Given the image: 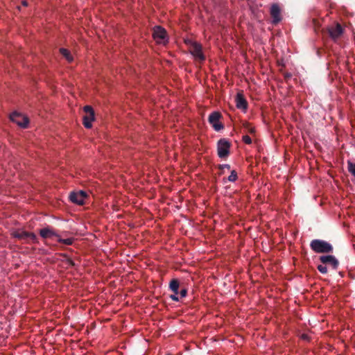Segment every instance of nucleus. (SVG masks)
Here are the masks:
<instances>
[{
	"mask_svg": "<svg viewBox=\"0 0 355 355\" xmlns=\"http://www.w3.org/2000/svg\"><path fill=\"white\" fill-rule=\"evenodd\" d=\"M270 15L272 18L273 24H276L282 20L280 8L277 3H274L271 6Z\"/></svg>",
	"mask_w": 355,
	"mask_h": 355,
	"instance_id": "obj_13",
	"label": "nucleus"
},
{
	"mask_svg": "<svg viewBox=\"0 0 355 355\" xmlns=\"http://www.w3.org/2000/svg\"><path fill=\"white\" fill-rule=\"evenodd\" d=\"M302 338L303 339H304V340H305V339H308V336H307V335H306V334H303V335L302 336Z\"/></svg>",
	"mask_w": 355,
	"mask_h": 355,
	"instance_id": "obj_25",
	"label": "nucleus"
},
{
	"mask_svg": "<svg viewBox=\"0 0 355 355\" xmlns=\"http://www.w3.org/2000/svg\"><path fill=\"white\" fill-rule=\"evenodd\" d=\"M330 37L336 41L343 33V28L339 23H335L327 28Z\"/></svg>",
	"mask_w": 355,
	"mask_h": 355,
	"instance_id": "obj_7",
	"label": "nucleus"
},
{
	"mask_svg": "<svg viewBox=\"0 0 355 355\" xmlns=\"http://www.w3.org/2000/svg\"><path fill=\"white\" fill-rule=\"evenodd\" d=\"M59 243H63L64 245H70L73 243V239L72 238H68V239H62L60 235L58 236V240H57Z\"/></svg>",
	"mask_w": 355,
	"mask_h": 355,
	"instance_id": "obj_17",
	"label": "nucleus"
},
{
	"mask_svg": "<svg viewBox=\"0 0 355 355\" xmlns=\"http://www.w3.org/2000/svg\"><path fill=\"white\" fill-rule=\"evenodd\" d=\"M153 38L158 44H165L168 42L166 31L160 26H156L153 31Z\"/></svg>",
	"mask_w": 355,
	"mask_h": 355,
	"instance_id": "obj_4",
	"label": "nucleus"
},
{
	"mask_svg": "<svg viewBox=\"0 0 355 355\" xmlns=\"http://www.w3.org/2000/svg\"><path fill=\"white\" fill-rule=\"evenodd\" d=\"M61 54L67 60L68 62H71L73 60V57L71 55L70 52L64 48L60 49Z\"/></svg>",
	"mask_w": 355,
	"mask_h": 355,
	"instance_id": "obj_16",
	"label": "nucleus"
},
{
	"mask_svg": "<svg viewBox=\"0 0 355 355\" xmlns=\"http://www.w3.org/2000/svg\"><path fill=\"white\" fill-rule=\"evenodd\" d=\"M221 114L218 112H214L209 116V122L216 131H220L224 128L223 125L220 122Z\"/></svg>",
	"mask_w": 355,
	"mask_h": 355,
	"instance_id": "obj_6",
	"label": "nucleus"
},
{
	"mask_svg": "<svg viewBox=\"0 0 355 355\" xmlns=\"http://www.w3.org/2000/svg\"><path fill=\"white\" fill-rule=\"evenodd\" d=\"M40 235L43 239H54L58 240L59 234L51 227H46L40 230Z\"/></svg>",
	"mask_w": 355,
	"mask_h": 355,
	"instance_id": "obj_11",
	"label": "nucleus"
},
{
	"mask_svg": "<svg viewBox=\"0 0 355 355\" xmlns=\"http://www.w3.org/2000/svg\"><path fill=\"white\" fill-rule=\"evenodd\" d=\"M230 144L225 139H220L218 141L217 150L218 155L220 158H225L230 154Z\"/></svg>",
	"mask_w": 355,
	"mask_h": 355,
	"instance_id": "obj_3",
	"label": "nucleus"
},
{
	"mask_svg": "<svg viewBox=\"0 0 355 355\" xmlns=\"http://www.w3.org/2000/svg\"><path fill=\"white\" fill-rule=\"evenodd\" d=\"M191 42H193L191 40H185V43L189 46V48L191 47Z\"/></svg>",
	"mask_w": 355,
	"mask_h": 355,
	"instance_id": "obj_24",
	"label": "nucleus"
},
{
	"mask_svg": "<svg viewBox=\"0 0 355 355\" xmlns=\"http://www.w3.org/2000/svg\"><path fill=\"white\" fill-rule=\"evenodd\" d=\"M191 54L196 60L202 62L205 60V56L202 53V47L200 44L196 42H191V47L189 49Z\"/></svg>",
	"mask_w": 355,
	"mask_h": 355,
	"instance_id": "obj_2",
	"label": "nucleus"
},
{
	"mask_svg": "<svg viewBox=\"0 0 355 355\" xmlns=\"http://www.w3.org/2000/svg\"><path fill=\"white\" fill-rule=\"evenodd\" d=\"M22 4H23V6H26L28 5V3L26 1H23Z\"/></svg>",
	"mask_w": 355,
	"mask_h": 355,
	"instance_id": "obj_26",
	"label": "nucleus"
},
{
	"mask_svg": "<svg viewBox=\"0 0 355 355\" xmlns=\"http://www.w3.org/2000/svg\"><path fill=\"white\" fill-rule=\"evenodd\" d=\"M220 168L221 169H224V168H227V169H230V166L229 164H223L220 166Z\"/></svg>",
	"mask_w": 355,
	"mask_h": 355,
	"instance_id": "obj_23",
	"label": "nucleus"
},
{
	"mask_svg": "<svg viewBox=\"0 0 355 355\" xmlns=\"http://www.w3.org/2000/svg\"><path fill=\"white\" fill-rule=\"evenodd\" d=\"M310 246L317 253H328L333 251L332 245L323 240L314 239L311 242Z\"/></svg>",
	"mask_w": 355,
	"mask_h": 355,
	"instance_id": "obj_1",
	"label": "nucleus"
},
{
	"mask_svg": "<svg viewBox=\"0 0 355 355\" xmlns=\"http://www.w3.org/2000/svg\"><path fill=\"white\" fill-rule=\"evenodd\" d=\"M187 293V289H185V288L182 289V290L180 291V297H181V298H182V297H186Z\"/></svg>",
	"mask_w": 355,
	"mask_h": 355,
	"instance_id": "obj_22",
	"label": "nucleus"
},
{
	"mask_svg": "<svg viewBox=\"0 0 355 355\" xmlns=\"http://www.w3.org/2000/svg\"><path fill=\"white\" fill-rule=\"evenodd\" d=\"M171 299L173 301H175V302H178L179 301V297H178V294H176V293H174L173 295H171L170 296Z\"/></svg>",
	"mask_w": 355,
	"mask_h": 355,
	"instance_id": "obj_21",
	"label": "nucleus"
},
{
	"mask_svg": "<svg viewBox=\"0 0 355 355\" xmlns=\"http://www.w3.org/2000/svg\"><path fill=\"white\" fill-rule=\"evenodd\" d=\"M318 270L322 273V274H326L327 272V268L324 264H320L318 266Z\"/></svg>",
	"mask_w": 355,
	"mask_h": 355,
	"instance_id": "obj_19",
	"label": "nucleus"
},
{
	"mask_svg": "<svg viewBox=\"0 0 355 355\" xmlns=\"http://www.w3.org/2000/svg\"><path fill=\"white\" fill-rule=\"evenodd\" d=\"M236 106L237 108L245 111L248 107V103L241 94H237L236 96Z\"/></svg>",
	"mask_w": 355,
	"mask_h": 355,
	"instance_id": "obj_14",
	"label": "nucleus"
},
{
	"mask_svg": "<svg viewBox=\"0 0 355 355\" xmlns=\"http://www.w3.org/2000/svg\"><path fill=\"white\" fill-rule=\"evenodd\" d=\"M179 282L178 279H172L170 282L169 287L170 289L176 294H178L179 290Z\"/></svg>",
	"mask_w": 355,
	"mask_h": 355,
	"instance_id": "obj_15",
	"label": "nucleus"
},
{
	"mask_svg": "<svg viewBox=\"0 0 355 355\" xmlns=\"http://www.w3.org/2000/svg\"><path fill=\"white\" fill-rule=\"evenodd\" d=\"M250 132L251 133H253V132H254L255 131H254V129L253 128H250Z\"/></svg>",
	"mask_w": 355,
	"mask_h": 355,
	"instance_id": "obj_27",
	"label": "nucleus"
},
{
	"mask_svg": "<svg viewBox=\"0 0 355 355\" xmlns=\"http://www.w3.org/2000/svg\"><path fill=\"white\" fill-rule=\"evenodd\" d=\"M320 260L323 264L330 265L333 269H337L338 266V261L333 255H324L320 257Z\"/></svg>",
	"mask_w": 355,
	"mask_h": 355,
	"instance_id": "obj_12",
	"label": "nucleus"
},
{
	"mask_svg": "<svg viewBox=\"0 0 355 355\" xmlns=\"http://www.w3.org/2000/svg\"><path fill=\"white\" fill-rule=\"evenodd\" d=\"M12 236L15 238L25 240L30 239L33 241L37 240V236L34 233H30L26 231L17 230L12 232Z\"/></svg>",
	"mask_w": 355,
	"mask_h": 355,
	"instance_id": "obj_9",
	"label": "nucleus"
},
{
	"mask_svg": "<svg viewBox=\"0 0 355 355\" xmlns=\"http://www.w3.org/2000/svg\"><path fill=\"white\" fill-rule=\"evenodd\" d=\"M86 193L83 191L78 192H71L69 195V199L72 202L77 205H83L86 198Z\"/></svg>",
	"mask_w": 355,
	"mask_h": 355,
	"instance_id": "obj_10",
	"label": "nucleus"
},
{
	"mask_svg": "<svg viewBox=\"0 0 355 355\" xmlns=\"http://www.w3.org/2000/svg\"><path fill=\"white\" fill-rule=\"evenodd\" d=\"M243 141L245 144H250L252 143V139L250 136L244 135V136H243Z\"/></svg>",
	"mask_w": 355,
	"mask_h": 355,
	"instance_id": "obj_20",
	"label": "nucleus"
},
{
	"mask_svg": "<svg viewBox=\"0 0 355 355\" xmlns=\"http://www.w3.org/2000/svg\"><path fill=\"white\" fill-rule=\"evenodd\" d=\"M10 119L12 121L24 128H26L28 124V118L17 112H12L10 116Z\"/></svg>",
	"mask_w": 355,
	"mask_h": 355,
	"instance_id": "obj_8",
	"label": "nucleus"
},
{
	"mask_svg": "<svg viewBox=\"0 0 355 355\" xmlns=\"http://www.w3.org/2000/svg\"><path fill=\"white\" fill-rule=\"evenodd\" d=\"M228 180L230 182H235L237 179V173L234 170L231 171L230 175L228 176Z\"/></svg>",
	"mask_w": 355,
	"mask_h": 355,
	"instance_id": "obj_18",
	"label": "nucleus"
},
{
	"mask_svg": "<svg viewBox=\"0 0 355 355\" xmlns=\"http://www.w3.org/2000/svg\"><path fill=\"white\" fill-rule=\"evenodd\" d=\"M86 115L83 116V125L86 128H90L92 126V121L94 120V112L89 105H86L83 108Z\"/></svg>",
	"mask_w": 355,
	"mask_h": 355,
	"instance_id": "obj_5",
	"label": "nucleus"
}]
</instances>
